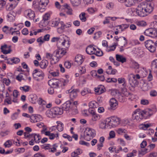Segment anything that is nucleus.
<instances>
[{"instance_id": "45", "label": "nucleus", "mask_w": 157, "mask_h": 157, "mask_svg": "<svg viewBox=\"0 0 157 157\" xmlns=\"http://www.w3.org/2000/svg\"><path fill=\"white\" fill-rule=\"evenodd\" d=\"M118 26L119 27V29H121V31H122L128 28L129 27V25L127 24H122L121 25H119Z\"/></svg>"}, {"instance_id": "5", "label": "nucleus", "mask_w": 157, "mask_h": 157, "mask_svg": "<svg viewBox=\"0 0 157 157\" xmlns=\"http://www.w3.org/2000/svg\"><path fill=\"white\" fill-rule=\"evenodd\" d=\"M95 135V130L93 129L88 128L84 131V138L87 141H90Z\"/></svg>"}, {"instance_id": "23", "label": "nucleus", "mask_w": 157, "mask_h": 157, "mask_svg": "<svg viewBox=\"0 0 157 157\" xmlns=\"http://www.w3.org/2000/svg\"><path fill=\"white\" fill-rule=\"evenodd\" d=\"M104 86L102 85L99 86L97 88H95L94 91L98 94H100L104 92Z\"/></svg>"}, {"instance_id": "6", "label": "nucleus", "mask_w": 157, "mask_h": 157, "mask_svg": "<svg viewBox=\"0 0 157 157\" xmlns=\"http://www.w3.org/2000/svg\"><path fill=\"white\" fill-rule=\"evenodd\" d=\"M33 76L35 80L40 82L43 79L44 75L40 70L35 69L33 72Z\"/></svg>"}, {"instance_id": "8", "label": "nucleus", "mask_w": 157, "mask_h": 157, "mask_svg": "<svg viewBox=\"0 0 157 157\" xmlns=\"http://www.w3.org/2000/svg\"><path fill=\"white\" fill-rule=\"evenodd\" d=\"M145 46L151 52H154L156 50L155 44L151 40H148L145 42Z\"/></svg>"}, {"instance_id": "40", "label": "nucleus", "mask_w": 157, "mask_h": 157, "mask_svg": "<svg viewBox=\"0 0 157 157\" xmlns=\"http://www.w3.org/2000/svg\"><path fill=\"white\" fill-rule=\"evenodd\" d=\"M91 93V91L88 88H84L81 92V94L82 95L84 96L88 93Z\"/></svg>"}, {"instance_id": "33", "label": "nucleus", "mask_w": 157, "mask_h": 157, "mask_svg": "<svg viewBox=\"0 0 157 157\" xmlns=\"http://www.w3.org/2000/svg\"><path fill=\"white\" fill-rule=\"evenodd\" d=\"M124 2L125 5L127 7H130L134 3V0H125Z\"/></svg>"}, {"instance_id": "20", "label": "nucleus", "mask_w": 157, "mask_h": 157, "mask_svg": "<svg viewBox=\"0 0 157 157\" xmlns=\"http://www.w3.org/2000/svg\"><path fill=\"white\" fill-rule=\"evenodd\" d=\"M95 51L96 48L91 45L88 46L86 49V53L90 55L94 54L95 52Z\"/></svg>"}, {"instance_id": "39", "label": "nucleus", "mask_w": 157, "mask_h": 157, "mask_svg": "<svg viewBox=\"0 0 157 157\" xmlns=\"http://www.w3.org/2000/svg\"><path fill=\"white\" fill-rule=\"evenodd\" d=\"M86 13L84 12H82L79 15L80 19L82 22H85L86 21V18L85 16Z\"/></svg>"}, {"instance_id": "28", "label": "nucleus", "mask_w": 157, "mask_h": 157, "mask_svg": "<svg viewBox=\"0 0 157 157\" xmlns=\"http://www.w3.org/2000/svg\"><path fill=\"white\" fill-rule=\"evenodd\" d=\"M48 64V62L46 60H43L40 63L39 65L41 68L45 69Z\"/></svg>"}, {"instance_id": "44", "label": "nucleus", "mask_w": 157, "mask_h": 157, "mask_svg": "<svg viewBox=\"0 0 157 157\" xmlns=\"http://www.w3.org/2000/svg\"><path fill=\"white\" fill-rule=\"evenodd\" d=\"M141 88L143 91H145L149 90L150 88L148 84L144 83L143 85Z\"/></svg>"}, {"instance_id": "15", "label": "nucleus", "mask_w": 157, "mask_h": 157, "mask_svg": "<svg viewBox=\"0 0 157 157\" xmlns=\"http://www.w3.org/2000/svg\"><path fill=\"white\" fill-rule=\"evenodd\" d=\"M118 44L120 46H126L128 44V40L127 39L124 37L121 36L119 37L118 40Z\"/></svg>"}, {"instance_id": "21", "label": "nucleus", "mask_w": 157, "mask_h": 157, "mask_svg": "<svg viewBox=\"0 0 157 157\" xmlns=\"http://www.w3.org/2000/svg\"><path fill=\"white\" fill-rule=\"evenodd\" d=\"M131 75L133 78L134 81H132L133 82L132 84L131 83L130 84L132 87H134L138 84V82H137L136 79H139L140 78V76L138 74H136L135 76L133 74H131Z\"/></svg>"}, {"instance_id": "58", "label": "nucleus", "mask_w": 157, "mask_h": 157, "mask_svg": "<svg viewBox=\"0 0 157 157\" xmlns=\"http://www.w3.org/2000/svg\"><path fill=\"white\" fill-rule=\"evenodd\" d=\"M58 137V133L54 134L53 133H51L49 136V138L50 140H53L55 137Z\"/></svg>"}, {"instance_id": "3", "label": "nucleus", "mask_w": 157, "mask_h": 157, "mask_svg": "<svg viewBox=\"0 0 157 157\" xmlns=\"http://www.w3.org/2000/svg\"><path fill=\"white\" fill-rule=\"evenodd\" d=\"M63 113L62 109L58 107H55L47 110L46 114L48 117L52 118L55 117L56 115H61Z\"/></svg>"}, {"instance_id": "57", "label": "nucleus", "mask_w": 157, "mask_h": 157, "mask_svg": "<svg viewBox=\"0 0 157 157\" xmlns=\"http://www.w3.org/2000/svg\"><path fill=\"white\" fill-rule=\"evenodd\" d=\"M140 103L143 105H147L148 104L149 101L147 99H143L140 101Z\"/></svg>"}, {"instance_id": "63", "label": "nucleus", "mask_w": 157, "mask_h": 157, "mask_svg": "<svg viewBox=\"0 0 157 157\" xmlns=\"http://www.w3.org/2000/svg\"><path fill=\"white\" fill-rule=\"evenodd\" d=\"M122 93L124 96L126 97L128 96L130 94V93L126 90L125 88L123 89L122 90Z\"/></svg>"}, {"instance_id": "42", "label": "nucleus", "mask_w": 157, "mask_h": 157, "mask_svg": "<svg viewBox=\"0 0 157 157\" xmlns=\"http://www.w3.org/2000/svg\"><path fill=\"white\" fill-rule=\"evenodd\" d=\"M100 119V116L96 113L92 115L91 119L92 121H96Z\"/></svg>"}, {"instance_id": "64", "label": "nucleus", "mask_w": 157, "mask_h": 157, "mask_svg": "<svg viewBox=\"0 0 157 157\" xmlns=\"http://www.w3.org/2000/svg\"><path fill=\"white\" fill-rule=\"evenodd\" d=\"M64 65L65 67L69 68L71 67V64L68 61H66L64 63Z\"/></svg>"}, {"instance_id": "53", "label": "nucleus", "mask_w": 157, "mask_h": 157, "mask_svg": "<svg viewBox=\"0 0 157 157\" xmlns=\"http://www.w3.org/2000/svg\"><path fill=\"white\" fill-rule=\"evenodd\" d=\"M46 57L48 59H52V60H54V58L53 57V54L49 53H46Z\"/></svg>"}, {"instance_id": "43", "label": "nucleus", "mask_w": 157, "mask_h": 157, "mask_svg": "<svg viewBox=\"0 0 157 157\" xmlns=\"http://www.w3.org/2000/svg\"><path fill=\"white\" fill-rule=\"evenodd\" d=\"M150 126V124H140V128L144 130H146Z\"/></svg>"}, {"instance_id": "11", "label": "nucleus", "mask_w": 157, "mask_h": 157, "mask_svg": "<svg viewBox=\"0 0 157 157\" xmlns=\"http://www.w3.org/2000/svg\"><path fill=\"white\" fill-rule=\"evenodd\" d=\"M61 81L59 79L55 78L51 79L48 81V84L51 86L55 88H57L59 87V84H60Z\"/></svg>"}, {"instance_id": "35", "label": "nucleus", "mask_w": 157, "mask_h": 157, "mask_svg": "<svg viewBox=\"0 0 157 157\" xmlns=\"http://www.w3.org/2000/svg\"><path fill=\"white\" fill-rule=\"evenodd\" d=\"M59 19H55L53 21H52L50 22V23H51V26L52 27L56 26L58 25L59 22H60Z\"/></svg>"}, {"instance_id": "46", "label": "nucleus", "mask_w": 157, "mask_h": 157, "mask_svg": "<svg viewBox=\"0 0 157 157\" xmlns=\"http://www.w3.org/2000/svg\"><path fill=\"white\" fill-rule=\"evenodd\" d=\"M10 60L12 62V64L13 63H18L20 61V59L17 58H15L13 57L12 58H10Z\"/></svg>"}, {"instance_id": "2", "label": "nucleus", "mask_w": 157, "mask_h": 157, "mask_svg": "<svg viewBox=\"0 0 157 157\" xmlns=\"http://www.w3.org/2000/svg\"><path fill=\"white\" fill-rule=\"evenodd\" d=\"M148 113L145 110L137 109L134 111L132 114V119L137 121H140L143 118L146 117Z\"/></svg>"}, {"instance_id": "4", "label": "nucleus", "mask_w": 157, "mask_h": 157, "mask_svg": "<svg viewBox=\"0 0 157 157\" xmlns=\"http://www.w3.org/2000/svg\"><path fill=\"white\" fill-rule=\"evenodd\" d=\"M108 120H109L107 122V127L108 128H115L120 124L121 119L117 117L112 116Z\"/></svg>"}, {"instance_id": "47", "label": "nucleus", "mask_w": 157, "mask_h": 157, "mask_svg": "<svg viewBox=\"0 0 157 157\" xmlns=\"http://www.w3.org/2000/svg\"><path fill=\"white\" fill-rule=\"evenodd\" d=\"M39 2L40 5L42 6H44L45 7L47 5L49 2V0H40Z\"/></svg>"}, {"instance_id": "26", "label": "nucleus", "mask_w": 157, "mask_h": 157, "mask_svg": "<svg viewBox=\"0 0 157 157\" xmlns=\"http://www.w3.org/2000/svg\"><path fill=\"white\" fill-rule=\"evenodd\" d=\"M15 13L13 11H11L7 15L8 20L10 21H14L15 19Z\"/></svg>"}, {"instance_id": "50", "label": "nucleus", "mask_w": 157, "mask_h": 157, "mask_svg": "<svg viewBox=\"0 0 157 157\" xmlns=\"http://www.w3.org/2000/svg\"><path fill=\"white\" fill-rule=\"evenodd\" d=\"M148 149L147 148H142L139 151V154L144 155L146 154L147 151Z\"/></svg>"}, {"instance_id": "10", "label": "nucleus", "mask_w": 157, "mask_h": 157, "mask_svg": "<svg viewBox=\"0 0 157 157\" xmlns=\"http://www.w3.org/2000/svg\"><path fill=\"white\" fill-rule=\"evenodd\" d=\"M144 34L147 36L155 37L157 35V31L153 28H150L146 29L144 32Z\"/></svg>"}, {"instance_id": "17", "label": "nucleus", "mask_w": 157, "mask_h": 157, "mask_svg": "<svg viewBox=\"0 0 157 157\" xmlns=\"http://www.w3.org/2000/svg\"><path fill=\"white\" fill-rule=\"evenodd\" d=\"M110 105L111 109L113 110H115L118 106L117 102L114 98H112L110 100Z\"/></svg>"}, {"instance_id": "54", "label": "nucleus", "mask_w": 157, "mask_h": 157, "mask_svg": "<svg viewBox=\"0 0 157 157\" xmlns=\"http://www.w3.org/2000/svg\"><path fill=\"white\" fill-rule=\"evenodd\" d=\"M3 83L5 84L6 86H8L10 83V81L9 79L4 78L2 80Z\"/></svg>"}, {"instance_id": "34", "label": "nucleus", "mask_w": 157, "mask_h": 157, "mask_svg": "<svg viewBox=\"0 0 157 157\" xmlns=\"http://www.w3.org/2000/svg\"><path fill=\"white\" fill-rule=\"evenodd\" d=\"M13 140H8L4 144V146L5 147L9 148L10 147L13 143Z\"/></svg>"}, {"instance_id": "32", "label": "nucleus", "mask_w": 157, "mask_h": 157, "mask_svg": "<svg viewBox=\"0 0 157 157\" xmlns=\"http://www.w3.org/2000/svg\"><path fill=\"white\" fill-rule=\"evenodd\" d=\"M26 75L25 74L23 73H20L16 77V78L19 82L21 81L22 80H25L24 77H26Z\"/></svg>"}, {"instance_id": "60", "label": "nucleus", "mask_w": 157, "mask_h": 157, "mask_svg": "<svg viewBox=\"0 0 157 157\" xmlns=\"http://www.w3.org/2000/svg\"><path fill=\"white\" fill-rule=\"evenodd\" d=\"M20 89L21 90H22L25 92H26L29 91V87L27 86H25L23 87H21Z\"/></svg>"}, {"instance_id": "37", "label": "nucleus", "mask_w": 157, "mask_h": 157, "mask_svg": "<svg viewBox=\"0 0 157 157\" xmlns=\"http://www.w3.org/2000/svg\"><path fill=\"white\" fill-rule=\"evenodd\" d=\"M71 2L73 6H79L81 3L79 0H71Z\"/></svg>"}, {"instance_id": "61", "label": "nucleus", "mask_w": 157, "mask_h": 157, "mask_svg": "<svg viewBox=\"0 0 157 157\" xmlns=\"http://www.w3.org/2000/svg\"><path fill=\"white\" fill-rule=\"evenodd\" d=\"M125 79L123 78H120L118 79V81L119 83H122L124 82V83L122 84V85L125 87L126 85L124 82Z\"/></svg>"}, {"instance_id": "1", "label": "nucleus", "mask_w": 157, "mask_h": 157, "mask_svg": "<svg viewBox=\"0 0 157 157\" xmlns=\"http://www.w3.org/2000/svg\"><path fill=\"white\" fill-rule=\"evenodd\" d=\"M153 10V4L151 3L143 2L139 4L136 9V13L140 17L147 15V13H151Z\"/></svg>"}, {"instance_id": "56", "label": "nucleus", "mask_w": 157, "mask_h": 157, "mask_svg": "<svg viewBox=\"0 0 157 157\" xmlns=\"http://www.w3.org/2000/svg\"><path fill=\"white\" fill-rule=\"evenodd\" d=\"M151 65L152 68H156L157 67V59L152 61Z\"/></svg>"}, {"instance_id": "14", "label": "nucleus", "mask_w": 157, "mask_h": 157, "mask_svg": "<svg viewBox=\"0 0 157 157\" xmlns=\"http://www.w3.org/2000/svg\"><path fill=\"white\" fill-rule=\"evenodd\" d=\"M63 38V41L62 42L61 44L63 46L65 47L66 48L65 49H67L68 50L70 44L69 38L66 36H64Z\"/></svg>"}, {"instance_id": "19", "label": "nucleus", "mask_w": 157, "mask_h": 157, "mask_svg": "<svg viewBox=\"0 0 157 157\" xmlns=\"http://www.w3.org/2000/svg\"><path fill=\"white\" fill-rule=\"evenodd\" d=\"M72 103L70 101H67L63 105V110L66 111H71Z\"/></svg>"}, {"instance_id": "30", "label": "nucleus", "mask_w": 157, "mask_h": 157, "mask_svg": "<svg viewBox=\"0 0 157 157\" xmlns=\"http://www.w3.org/2000/svg\"><path fill=\"white\" fill-rule=\"evenodd\" d=\"M28 12L27 16L31 20L33 19L35 17V13L34 12L31 10H28Z\"/></svg>"}, {"instance_id": "49", "label": "nucleus", "mask_w": 157, "mask_h": 157, "mask_svg": "<svg viewBox=\"0 0 157 157\" xmlns=\"http://www.w3.org/2000/svg\"><path fill=\"white\" fill-rule=\"evenodd\" d=\"M61 25V27L58 29V31L59 30L61 29L63 31L65 28V25L63 21H60L59 23Z\"/></svg>"}, {"instance_id": "48", "label": "nucleus", "mask_w": 157, "mask_h": 157, "mask_svg": "<svg viewBox=\"0 0 157 157\" xmlns=\"http://www.w3.org/2000/svg\"><path fill=\"white\" fill-rule=\"evenodd\" d=\"M97 104V103L94 101H91L89 102V108L94 109L96 107V104Z\"/></svg>"}, {"instance_id": "9", "label": "nucleus", "mask_w": 157, "mask_h": 157, "mask_svg": "<svg viewBox=\"0 0 157 157\" xmlns=\"http://www.w3.org/2000/svg\"><path fill=\"white\" fill-rule=\"evenodd\" d=\"M79 92L78 89H74V86H72L71 89L67 90L66 93L67 94H70V98L73 99L75 98L77 96V93Z\"/></svg>"}, {"instance_id": "52", "label": "nucleus", "mask_w": 157, "mask_h": 157, "mask_svg": "<svg viewBox=\"0 0 157 157\" xmlns=\"http://www.w3.org/2000/svg\"><path fill=\"white\" fill-rule=\"evenodd\" d=\"M52 147H50L49 151V152H54L56 151V147H57L56 144H54L52 146Z\"/></svg>"}, {"instance_id": "29", "label": "nucleus", "mask_w": 157, "mask_h": 157, "mask_svg": "<svg viewBox=\"0 0 157 157\" xmlns=\"http://www.w3.org/2000/svg\"><path fill=\"white\" fill-rule=\"evenodd\" d=\"M64 7L66 9L65 11L67 14L71 15L73 14L72 10L68 5L67 4L65 5Z\"/></svg>"}, {"instance_id": "13", "label": "nucleus", "mask_w": 157, "mask_h": 157, "mask_svg": "<svg viewBox=\"0 0 157 157\" xmlns=\"http://www.w3.org/2000/svg\"><path fill=\"white\" fill-rule=\"evenodd\" d=\"M30 121L32 123H35L41 121L42 118L40 115H32L30 117Z\"/></svg>"}, {"instance_id": "22", "label": "nucleus", "mask_w": 157, "mask_h": 157, "mask_svg": "<svg viewBox=\"0 0 157 157\" xmlns=\"http://www.w3.org/2000/svg\"><path fill=\"white\" fill-rule=\"evenodd\" d=\"M37 99V96L35 94H31L29 95V101L33 104H35L36 103Z\"/></svg>"}, {"instance_id": "59", "label": "nucleus", "mask_w": 157, "mask_h": 157, "mask_svg": "<svg viewBox=\"0 0 157 157\" xmlns=\"http://www.w3.org/2000/svg\"><path fill=\"white\" fill-rule=\"evenodd\" d=\"M52 146L50 144H44V145L41 146V147L42 148H44L45 150H49L50 147H52Z\"/></svg>"}, {"instance_id": "55", "label": "nucleus", "mask_w": 157, "mask_h": 157, "mask_svg": "<svg viewBox=\"0 0 157 157\" xmlns=\"http://www.w3.org/2000/svg\"><path fill=\"white\" fill-rule=\"evenodd\" d=\"M24 135L25 138H32V136H33V134H30L29 133V132H25L24 133Z\"/></svg>"}, {"instance_id": "18", "label": "nucleus", "mask_w": 157, "mask_h": 157, "mask_svg": "<svg viewBox=\"0 0 157 157\" xmlns=\"http://www.w3.org/2000/svg\"><path fill=\"white\" fill-rule=\"evenodd\" d=\"M83 61L82 56L81 55H77L75 59V64L76 65H81Z\"/></svg>"}, {"instance_id": "24", "label": "nucleus", "mask_w": 157, "mask_h": 157, "mask_svg": "<svg viewBox=\"0 0 157 157\" xmlns=\"http://www.w3.org/2000/svg\"><path fill=\"white\" fill-rule=\"evenodd\" d=\"M82 153V150L78 148L71 153V157H76L78 155L81 154Z\"/></svg>"}, {"instance_id": "31", "label": "nucleus", "mask_w": 157, "mask_h": 157, "mask_svg": "<svg viewBox=\"0 0 157 157\" xmlns=\"http://www.w3.org/2000/svg\"><path fill=\"white\" fill-rule=\"evenodd\" d=\"M56 123L57 124L56 128L59 132H61L63 130V124L61 122L57 121Z\"/></svg>"}, {"instance_id": "38", "label": "nucleus", "mask_w": 157, "mask_h": 157, "mask_svg": "<svg viewBox=\"0 0 157 157\" xmlns=\"http://www.w3.org/2000/svg\"><path fill=\"white\" fill-rule=\"evenodd\" d=\"M118 45V43H114L109 48H107V51L108 52L113 51L115 50L116 48V46Z\"/></svg>"}, {"instance_id": "62", "label": "nucleus", "mask_w": 157, "mask_h": 157, "mask_svg": "<svg viewBox=\"0 0 157 157\" xmlns=\"http://www.w3.org/2000/svg\"><path fill=\"white\" fill-rule=\"evenodd\" d=\"M107 123H105L103 122H101L100 125V128L102 129H105L107 128Z\"/></svg>"}, {"instance_id": "12", "label": "nucleus", "mask_w": 157, "mask_h": 157, "mask_svg": "<svg viewBox=\"0 0 157 157\" xmlns=\"http://www.w3.org/2000/svg\"><path fill=\"white\" fill-rule=\"evenodd\" d=\"M33 6L35 9L38 10L40 12H43L45 11V6L40 5V2H37L36 1H33Z\"/></svg>"}, {"instance_id": "51", "label": "nucleus", "mask_w": 157, "mask_h": 157, "mask_svg": "<svg viewBox=\"0 0 157 157\" xmlns=\"http://www.w3.org/2000/svg\"><path fill=\"white\" fill-rule=\"evenodd\" d=\"M150 95L152 97H155L157 96V92L155 90H152L150 92Z\"/></svg>"}, {"instance_id": "25", "label": "nucleus", "mask_w": 157, "mask_h": 157, "mask_svg": "<svg viewBox=\"0 0 157 157\" xmlns=\"http://www.w3.org/2000/svg\"><path fill=\"white\" fill-rule=\"evenodd\" d=\"M8 48L7 45L6 44H5L3 46H2L1 47V52L5 54H7L10 53L11 50L10 49H9L8 50H7L6 49Z\"/></svg>"}, {"instance_id": "7", "label": "nucleus", "mask_w": 157, "mask_h": 157, "mask_svg": "<svg viewBox=\"0 0 157 157\" xmlns=\"http://www.w3.org/2000/svg\"><path fill=\"white\" fill-rule=\"evenodd\" d=\"M67 51V50L65 48L58 47V49L54 52L53 55L55 57L58 59L64 55Z\"/></svg>"}, {"instance_id": "27", "label": "nucleus", "mask_w": 157, "mask_h": 157, "mask_svg": "<svg viewBox=\"0 0 157 157\" xmlns=\"http://www.w3.org/2000/svg\"><path fill=\"white\" fill-rule=\"evenodd\" d=\"M116 60L118 61L121 62L122 63L126 62V58L124 57L123 56L119 54H116Z\"/></svg>"}, {"instance_id": "16", "label": "nucleus", "mask_w": 157, "mask_h": 157, "mask_svg": "<svg viewBox=\"0 0 157 157\" xmlns=\"http://www.w3.org/2000/svg\"><path fill=\"white\" fill-rule=\"evenodd\" d=\"M50 38V35L49 34H46L45 35L43 38L42 37H40L37 39V41L38 42L40 43L39 44H41L43 43L44 41H48L49 40Z\"/></svg>"}, {"instance_id": "36", "label": "nucleus", "mask_w": 157, "mask_h": 157, "mask_svg": "<svg viewBox=\"0 0 157 157\" xmlns=\"http://www.w3.org/2000/svg\"><path fill=\"white\" fill-rule=\"evenodd\" d=\"M33 137L34 138L36 143H39L40 142V140L41 139V137L39 134H33V136H32V137Z\"/></svg>"}, {"instance_id": "41", "label": "nucleus", "mask_w": 157, "mask_h": 157, "mask_svg": "<svg viewBox=\"0 0 157 157\" xmlns=\"http://www.w3.org/2000/svg\"><path fill=\"white\" fill-rule=\"evenodd\" d=\"M48 70L50 74L53 77H57L59 75L58 71H53L50 70L49 68H48Z\"/></svg>"}]
</instances>
